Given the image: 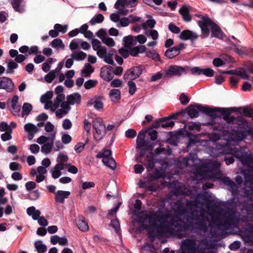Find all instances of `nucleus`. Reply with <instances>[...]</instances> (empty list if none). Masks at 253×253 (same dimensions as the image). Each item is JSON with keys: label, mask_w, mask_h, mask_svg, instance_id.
Wrapping results in <instances>:
<instances>
[{"label": "nucleus", "mask_w": 253, "mask_h": 253, "mask_svg": "<svg viewBox=\"0 0 253 253\" xmlns=\"http://www.w3.org/2000/svg\"><path fill=\"white\" fill-rule=\"evenodd\" d=\"M138 222L148 230L149 237L153 239L157 235L164 236L175 231H188L192 227L191 223L183 222L178 216L159 211L145 214L138 219Z\"/></svg>", "instance_id": "1"}, {"label": "nucleus", "mask_w": 253, "mask_h": 253, "mask_svg": "<svg viewBox=\"0 0 253 253\" xmlns=\"http://www.w3.org/2000/svg\"><path fill=\"white\" fill-rule=\"evenodd\" d=\"M224 215V218H220L218 216L211 217L213 223L218 229H229L231 225L238 224L240 221V213L236 212V209H229Z\"/></svg>", "instance_id": "2"}, {"label": "nucleus", "mask_w": 253, "mask_h": 253, "mask_svg": "<svg viewBox=\"0 0 253 253\" xmlns=\"http://www.w3.org/2000/svg\"><path fill=\"white\" fill-rule=\"evenodd\" d=\"M201 24L202 38H206L209 36L210 32L209 28H210L212 37L219 39L223 38V33L221 28L211 19H208L207 20L201 23Z\"/></svg>", "instance_id": "3"}, {"label": "nucleus", "mask_w": 253, "mask_h": 253, "mask_svg": "<svg viewBox=\"0 0 253 253\" xmlns=\"http://www.w3.org/2000/svg\"><path fill=\"white\" fill-rule=\"evenodd\" d=\"M92 127L94 131L93 136L96 141L101 140L106 134V126L102 119L95 118L92 121Z\"/></svg>", "instance_id": "4"}, {"label": "nucleus", "mask_w": 253, "mask_h": 253, "mask_svg": "<svg viewBox=\"0 0 253 253\" xmlns=\"http://www.w3.org/2000/svg\"><path fill=\"white\" fill-rule=\"evenodd\" d=\"M181 253H198L196 242L193 239H186L181 242Z\"/></svg>", "instance_id": "5"}, {"label": "nucleus", "mask_w": 253, "mask_h": 253, "mask_svg": "<svg viewBox=\"0 0 253 253\" xmlns=\"http://www.w3.org/2000/svg\"><path fill=\"white\" fill-rule=\"evenodd\" d=\"M186 74L185 67L177 65H170L164 70V79L172 78L174 76L180 77Z\"/></svg>", "instance_id": "6"}, {"label": "nucleus", "mask_w": 253, "mask_h": 253, "mask_svg": "<svg viewBox=\"0 0 253 253\" xmlns=\"http://www.w3.org/2000/svg\"><path fill=\"white\" fill-rule=\"evenodd\" d=\"M195 222L193 229L206 232L207 231L208 227L206 222L209 220L208 217L204 213H201L194 218Z\"/></svg>", "instance_id": "7"}, {"label": "nucleus", "mask_w": 253, "mask_h": 253, "mask_svg": "<svg viewBox=\"0 0 253 253\" xmlns=\"http://www.w3.org/2000/svg\"><path fill=\"white\" fill-rule=\"evenodd\" d=\"M142 69L141 66H134L127 70L124 75L126 81L134 80L138 78L142 74Z\"/></svg>", "instance_id": "8"}, {"label": "nucleus", "mask_w": 253, "mask_h": 253, "mask_svg": "<svg viewBox=\"0 0 253 253\" xmlns=\"http://www.w3.org/2000/svg\"><path fill=\"white\" fill-rule=\"evenodd\" d=\"M185 48L184 44L183 43H180L178 45L168 48L165 52V56L168 59H171L178 55L181 50Z\"/></svg>", "instance_id": "9"}, {"label": "nucleus", "mask_w": 253, "mask_h": 253, "mask_svg": "<svg viewBox=\"0 0 253 253\" xmlns=\"http://www.w3.org/2000/svg\"><path fill=\"white\" fill-rule=\"evenodd\" d=\"M199 35L195 32L189 30H184L179 35V38L183 41L190 40L192 44H194L195 41L198 38Z\"/></svg>", "instance_id": "10"}, {"label": "nucleus", "mask_w": 253, "mask_h": 253, "mask_svg": "<svg viewBox=\"0 0 253 253\" xmlns=\"http://www.w3.org/2000/svg\"><path fill=\"white\" fill-rule=\"evenodd\" d=\"M100 76L105 81H111L113 77V68L111 66H104L100 69Z\"/></svg>", "instance_id": "11"}, {"label": "nucleus", "mask_w": 253, "mask_h": 253, "mask_svg": "<svg viewBox=\"0 0 253 253\" xmlns=\"http://www.w3.org/2000/svg\"><path fill=\"white\" fill-rule=\"evenodd\" d=\"M14 86V83L11 79L5 77L0 78V89L11 92L13 91Z\"/></svg>", "instance_id": "12"}, {"label": "nucleus", "mask_w": 253, "mask_h": 253, "mask_svg": "<svg viewBox=\"0 0 253 253\" xmlns=\"http://www.w3.org/2000/svg\"><path fill=\"white\" fill-rule=\"evenodd\" d=\"M200 108L201 109V112L205 114L213 119L220 117V115L218 114V112L220 111V108L210 107L202 105V106H200Z\"/></svg>", "instance_id": "13"}, {"label": "nucleus", "mask_w": 253, "mask_h": 253, "mask_svg": "<svg viewBox=\"0 0 253 253\" xmlns=\"http://www.w3.org/2000/svg\"><path fill=\"white\" fill-rule=\"evenodd\" d=\"M191 72L193 75H204L209 77H213L214 75V71L210 68L202 69L198 67H195L191 69Z\"/></svg>", "instance_id": "14"}, {"label": "nucleus", "mask_w": 253, "mask_h": 253, "mask_svg": "<svg viewBox=\"0 0 253 253\" xmlns=\"http://www.w3.org/2000/svg\"><path fill=\"white\" fill-rule=\"evenodd\" d=\"M127 0H117L114 7L118 10V14L123 15H126L128 13V10L125 9V7L126 6Z\"/></svg>", "instance_id": "15"}, {"label": "nucleus", "mask_w": 253, "mask_h": 253, "mask_svg": "<svg viewBox=\"0 0 253 253\" xmlns=\"http://www.w3.org/2000/svg\"><path fill=\"white\" fill-rule=\"evenodd\" d=\"M191 7L186 5H183L179 10V13L182 16L183 20L186 22H189L192 20L190 14Z\"/></svg>", "instance_id": "16"}, {"label": "nucleus", "mask_w": 253, "mask_h": 253, "mask_svg": "<svg viewBox=\"0 0 253 253\" xmlns=\"http://www.w3.org/2000/svg\"><path fill=\"white\" fill-rule=\"evenodd\" d=\"M240 162L243 165L246 166L250 169H253V154L252 153L248 154L245 152Z\"/></svg>", "instance_id": "17"}, {"label": "nucleus", "mask_w": 253, "mask_h": 253, "mask_svg": "<svg viewBox=\"0 0 253 253\" xmlns=\"http://www.w3.org/2000/svg\"><path fill=\"white\" fill-rule=\"evenodd\" d=\"M76 222L78 228L81 231L86 232L88 230L89 227L88 223L84 216L79 215Z\"/></svg>", "instance_id": "18"}, {"label": "nucleus", "mask_w": 253, "mask_h": 253, "mask_svg": "<svg viewBox=\"0 0 253 253\" xmlns=\"http://www.w3.org/2000/svg\"><path fill=\"white\" fill-rule=\"evenodd\" d=\"M24 130L28 133V137L29 140H32L34 136V134L38 131L39 129L34 124L29 123L26 124L24 126Z\"/></svg>", "instance_id": "19"}, {"label": "nucleus", "mask_w": 253, "mask_h": 253, "mask_svg": "<svg viewBox=\"0 0 253 253\" xmlns=\"http://www.w3.org/2000/svg\"><path fill=\"white\" fill-rule=\"evenodd\" d=\"M220 164L216 161H210L203 164V167L205 168L207 172H212L218 170L220 168Z\"/></svg>", "instance_id": "20"}, {"label": "nucleus", "mask_w": 253, "mask_h": 253, "mask_svg": "<svg viewBox=\"0 0 253 253\" xmlns=\"http://www.w3.org/2000/svg\"><path fill=\"white\" fill-rule=\"evenodd\" d=\"M200 106L202 105L196 104L193 106H190L187 108V114L191 118H197L199 115V112H201Z\"/></svg>", "instance_id": "21"}, {"label": "nucleus", "mask_w": 253, "mask_h": 253, "mask_svg": "<svg viewBox=\"0 0 253 253\" xmlns=\"http://www.w3.org/2000/svg\"><path fill=\"white\" fill-rule=\"evenodd\" d=\"M70 195L69 191L58 190L55 193V201L59 203H63L65 199L68 198Z\"/></svg>", "instance_id": "22"}, {"label": "nucleus", "mask_w": 253, "mask_h": 253, "mask_svg": "<svg viewBox=\"0 0 253 253\" xmlns=\"http://www.w3.org/2000/svg\"><path fill=\"white\" fill-rule=\"evenodd\" d=\"M55 134H51L50 138L51 140L50 142H48L44 144L41 148V151L44 153V154H48L50 153L52 146L53 145L54 139L55 138Z\"/></svg>", "instance_id": "23"}, {"label": "nucleus", "mask_w": 253, "mask_h": 253, "mask_svg": "<svg viewBox=\"0 0 253 253\" xmlns=\"http://www.w3.org/2000/svg\"><path fill=\"white\" fill-rule=\"evenodd\" d=\"M64 168L60 164H57L53 168H51L50 172L51 173L52 177L54 179H57L62 174L61 170L64 169Z\"/></svg>", "instance_id": "24"}, {"label": "nucleus", "mask_w": 253, "mask_h": 253, "mask_svg": "<svg viewBox=\"0 0 253 253\" xmlns=\"http://www.w3.org/2000/svg\"><path fill=\"white\" fill-rule=\"evenodd\" d=\"M155 143H150L148 141H145L140 138L139 136H137L136 139V148H142L143 147H148L152 149L156 145Z\"/></svg>", "instance_id": "25"}, {"label": "nucleus", "mask_w": 253, "mask_h": 253, "mask_svg": "<svg viewBox=\"0 0 253 253\" xmlns=\"http://www.w3.org/2000/svg\"><path fill=\"white\" fill-rule=\"evenodd\" d=\"M67 100L71 105L79 104L81 101V96L79 93H74L67 96Z\"/></svg>", "instance_id": "26"}, {"label": "nucleus", "mask_w": 253, "mask_h": 253, "mask_svg": "<svg viewBox=\"0 0 253 253\" xmlns=\"http://www.w3.org/2000/svg\"><path fill=\"white\" fill-rule=\"evenodd\" d=\"M129 50V54L132 56L135 57L138 55L139 53L144 52L146 50V47L144 45H139L133 47L128 48Z\"/></svg>", "instance_id": "27"}, {"label": "nucleus", "mask_w": 253, "mask_h": 253, "mask_svg": "<svg viewBox=\"0 0 253 253\" xmlns=\"http://www.w3.org/2000/svg\"><path fill=\"white\" fill-rule=\"evenodd\" d=\"M146 159V161L145 162V164L143 165L147 169H153L155 167V162L153 153L150 152L148 154H147Z\"/></svg>", "instance_id": "28"}, {"label": "nucleus", "mask_w": 253, "mask_h": 253, "mask_svg": "<svg viewBox=\"0 0 253 253\" xmlns=\"http://www.w3.org/2000/svg\"><path fill=\"white\" fill-rule=\"evenodd\" d=\"M138 151V156L137 157L138 162L142 164H145L146 161V151L148 149V147H143L142 148H136Z\"/></svg>", "instance_id": "29"}, {"label": "nucleus", "mask_w": 253, "mask_h": 253, "mask_svg": "<svg viewBox=\"0 0 253 253\" xmlns=\"http://www.w3.org/2000/svg\"><path fill=\"white\" fill-rule=\"evenodd\" d=\"M241 108H232L231 109L234 112H238ZM244 116L252 118L253 121V107H244L242 108Z\"/></svg>", "instance_id": "30"}, {"label": "nucleus", "mask_w": 253, "mask_h": 253, "mask_svg": "<svg viewBox=\"0 0 253 253\" xmlns=\"http://www.w3.org/2000/svg\"><path fill=\"white\" fill-rule=\"evenodd\" d=\"M27 213L29 216H31L35 220H38L41 217V211L38 210H36L33 206L27 209Z\"/></svg>", "instance_id": "31"}, {"label": "nucleus", "mask_w": 253, "mask_h": 253, "mask_svg": "<svg viewBox=\"0 0 253 253\" xmlns=\"http://www.w3.org/2000/svg\"><path fill=\"white\" fill-rule=\"evenodd\" d=\"M121 91L118 89H112L109 93V97L113 102H117L121 98Z\"/></svg>", "instance_id": "32"}, {"label": "nucleus", "mask_w": 253, "mask_h": 253, "mask_svg": "<svg viewBox=\"0 0 253 253\" xmlns=\"http://www.w3.org/2000/svg\"><path fill=\"white\" fill-rule=\"evenodd\" d=\"M221 181L225 185L228 186L233 192L237 188L235 182L228 177H224L221 179Z\"/></svg>", "instance_id": "33"}, {"label": "nucleus", "mask_w": 253, "mask_h": 253, "mask_svg": "<svg viewBox=\"0 0 253 253\" xmlns=\"http://www.w3.org/2000/svg\"><path fill=\"white\" fill-rule=\"evenodd\" d=\"M102 161L105 166L112 169H114L116 168V163L111 157L103 158Z\"/></svg>", "instance_id": "34"}, {"label": "nucleus", "mask_w": 253, "mask_h": 253, "mask_svg": "<svg viewBox=\"0 0 253 253\" xmlns=\"http://www.w3.org/2000/svg\"><path fill=\"white\" fill-rule=\"evenodd\" d=\"M18 67V65L17 63L10 59L7 62L6 73L7 74H13L14 73V69H17Z\"/></svg>", "instance_id": "35"}, {"label": "nucleus", "mask_w": 253, "mask_h": 253, "mask_svg": "<svg viewBox=\"0 0 253 253\" xmlns=\"http://www.w3.org/2000/svg\"><path fill=\"white\" fill-rule=\"evenodd\" d=\"M94 71V68L91 65L86 63L84 68L82 70V74L84 77H89L90 74Z\"/></svg>", "instance_id": "36"}, {"label": "nucleus", "mask_w": 253, "mask_h": 253, "mask_svg": "<svg viewBox=\"0 0 253 253\" xmlns=\"http://www.w3.org/2000/svg\"><path fill=\"white\" fill-rule=\"evenodd\" d=\"M34 245L39 253H44L47 251L46 246L42 244V241H36Z\"/></svg>", "instance_id": "37"}, {"label": "nucleus", "mask_w": 253, "mask_h": 253, "mask_svg": "<svg viewBox=\"0 0 253 253\" xmlns=\"http://www.w3.org/2000/svg\"><path fill=\"white\" fill-rule=\"evenodd\" d=\"M32 105L29 103H24L22 107V112L21 117H24L25 116L28 115L32 110Z\"/></svg>", "instance_id": "38"}, {"label": "nucleus", "mask_w": 253, "mask_h": 253, "mask_svg": "<svg viewBox=\"0 0 253 253\" xmlns=\"http://www.w3.org/2000/svg\"><path fill=\"white\" fill-rule=\"evenodd\" d=\"M245 152H242L240 149L237 148L230 149L229 153L234 157L238 158L240 161L242 157L243 156Z\"/></svg>", "instance_id": "39"}, {"label": "nucleus", "mask_w": 253, "mask_h": 253, "mask_svg": "<svg viewBox=\"0 0 253 253\" xmlns=\"http://www.w3.org/2000/svg\"><path fill=\"white\" fill-rule=\"evenodd\" d=\"M65 99L64 94H58L56 95L55 99L54 100L52 108L56 109L59 106L60 103H61L63 100Z\"/></svg>", "instance_id": "40"}, {"label": "nucleus", "mask_w": 253, "mask_h": 253, "mask_svg": "<svg viewBox=\"0 0 253 253\" xmlns=\"http://www.w3.org/2000/svg\"><path fill=\"white\" fill-rule=\"evenodd\" d=\"M104 17L102 14L95 15L89 21L91 25H94L96 23H101L104 20Z\"/></svg>", "instance_id": "41"}, {"label": "nucleus", "mask_w": 253, "mask_h": 253, "mask_svg": "<svg viewBox=\"0 0 253 253\" xmlns=\"http://www.w3.org/2000/svg\"><path fill=\"white\" fill-rule=\"evenodd\" d=\"M53 93L52 91H48L45 94L42 95L41 97V102L42 103L51 101L50 99L53 96Z\"/></svg>", "instance_id": "42"}, {"label": "nucleus", "mask_w": 253, "mask_h": 253, "mask_svg": "<svg viewBox=\"0 0 253 253\" xmlns=\"http://www.w3.org/2000/svg\"><path fill=\"white\" fill-rule=\"evenodd\" d=\"M236 124L238 125L241 128H247L250 126L249 122L244 119L238 118Z\"/></svg>", "instance_id": "43"}, {"label": "nucleus", "mask_w": 253, "mask_h": 253, "mask_svg": "<svg viewBox=\"0 0 253 253\" xmlns=\"http://www.w3.org/2000/svg\"><path fill=\"white\" fill-rule=\"evenodd\" d=\"M90 104H93V107L97 110H100L103 108V103L100 98H96L95 100H91L89 101Z\"/></svg>", "instance_id": "44"}, {"label": "nucleus", "mask_w": 253, "mask_h": 253, "mask_svg": "<svg viewBox=\"0 0 253 253\" xmlns=\"http://www.w3.org/2000/svg\"><path fill=\"white\" fill-rule=\"evenodd\" d=\"M146 55L156 61H161L160 55L155 50L147 51Z\"/></svg>", "instance_id": "45"}, {"label": "nucleus", "mask_w": 253, "mask_h": 253, "mask_svg": "<svg viewBox=\"0 0 253 253\" xmlns=\"http://www.w3.org/2000/svg\"><path fill=\"white\" fill-rule=\"evenodd\" d=\"M111 151L109 149H104L100 152H99L96 155V158H109L110 157V155H111Z\"/></svg>", "instance_id": "46"}, {"label": "nucleus", "mask_w": 253, "mask_h": 253, "mask_svg": "<svg viewBox=\"0 0 253 253\" xmlns=\"http://www.w3.org/2000/svg\"><path fill=\"white\" fill-rule=\"evenodd\" d=\"M57 74L58 73L54 70H52L50 71L44 77V79L45 81L48 83H51L55 79Z\"/></svg>", "instance_id": "47"}, {"label": "nucleus", "mask_w": 253, "mask_h": 253, "mask_svg": "<svg viewBox=\"0 0 253 253\" xmlns=\"http://www.w3.org/2000/svg\"><path fill=\"white\" fill-rule=\"evenodd\" d=\"M134 39V37L131 35L126 36L124 38L123 41L126 48H129L132 45Z\"/></svg>", "instance_id": "48"}, {"label": "nucleus", "mask_w": 253, "mask_h": 253, "mask_svg": "<svg viewBox=\"0 0 253 253\" xmlns=\"http://www.w3.org/2000/svg\"><path fill=\"white\" fill-rule=\"evenodd\" d=\"M72 57L77 61L83 60L86 58V54L83 51L76 52L72 54Z\"/></svg>", "instance_id": "49"}, {"label": "nucleus", "mask_w": 253, "mask_h": 253, "mask_svg": "<svg viewBox=\"0 0 253 253\" xmlns=\"http://www.w3.org/2000/svg\"><path fill=\"white\" fill-rule=\"evenodd\" d=\"M156 24V21L154 19H148L145 22L142 24V28L146 30L148 28H153Z\"/></svg>", "instance_id": "50"}, {"label": "nucleus", "mask_w": 253, "mask_h": 253, "mask_svg": "<svg viewBox=\"0 0 253 253\" xmlns=\"http://www.w3.org/2000/svg\"><path fill=\"white\" fill-rule=\"evenodd\" d=\"M68 157L66 155L63 154H60L57 158V164H61L63 167L65 166V163H66L68 161Z\"/></svg>", "instance_id": "51"}, {"label": "nucleus", "mask_w": 253, "mask_h": 253, "mask_svg": "<svg viewBox=\"0 0 253 253\" xmlns=\"http://www.w3.org/2000/svg\"><path fill=\"white\" fill-rule=\"evenodd\" d=\"M88 138H87L85 143H78L74 147L76 152L78 153L82 152L84 150L85 145L88 143Z\"/></svg>", "instance_id": "52"}, {"label": "nucleus", "mask_w": 253, "mask_h": 253, "mask_svg": "<svg viewBox=\"0 0 253 253\" xmlns=\"http://www.w3.org/2000/svg\"><path fill=\"white\" fill-rule=\"evenodd\" d=\"M128 92L131 95L134 94L136 90V86L135 83L132 80H129L127 83Z\"/></svg>", "instance_id": "53"}, {"label": "nucleus", "mask_w": 253, "mask_h": 253, "mask_svg": "<svg viewBox=\"0 0 253 253\" xmlns=\"http://www.w3.org/2000/svg\"><path fill=\"white\" fill-rule=\"evenodd\" d=\"M161 124V127L163 128L172 127L174 125V122L170 120L169 119H167L165 118Z\"/></svg>", "instance_id": "54"}, {"label": "nucleus", "mask_w": 253, "mask_h": 253, "mask_svg": "<svg viewBox=\"0 0 253 253\" xmlns=\"http://www.w3.org/2000/svg\"><path fill=\"white\" fill-rule=\"evenodd\" d=\"M97 84L96 80H89L84 84V87L86 89H89L95 87Z\"/></svg>", "instance_id": "55"}, {"label": "nucleus", "mask_w": 253, "mask_h": 253, "mask_svg": "<svg viewBox=\"0 0 253 253\" xmlns=\"http://www.w3.org/2000/svg\"><path fill=\"white\" fill-rule=\"evenodd\" d=\"M51 46L53 48H57L60 47L62 48H64V46L63 43L62 41L60 39H54L51 42Z\"/></svg>", "instance_id": "56"}, {"label": "nucleus", "mask_w": 253, "mask_h": 253, "mask_svg": "<svg viewBox=\"0 0 253 253\" xmlns=\"http://www.w3.org/2000/svg\"><path fill=\"white\" fill-rule=\"evenodd\" d=\"M68 26L67 25H65L64 26L61 25L60 24H55L54 25V29L58 31V33L59 32H61L62 34L65 33L67 31Z\"/></svg>", "instance_id": "57"}, {"label": "nucleus", "mask_w": 253, "mask_h": 253, "mask_svg": "<svg viewBox=\"0 0 253 253\" xmlns=\"http://www.w3.org/2000/svg\"><path fill=\"white\" fill-rule=\"evenodd\" d=\"M218 114L219 115H222L223 120L226 121L229 119V117L231 115V112L225 109L220 108V111L218 112Z\"/></svg>", "instance_id": "58"}, {"label": "nucleus", "mask_w": 253, "mask_h": 253, "mask_svg": "<svg viewBox=\"0 0 253 253\" xmlns=\"http://www.w3.org/2000/svg\"><path fill=\"white\" fill-rule=\"evenodd\" d=\"M81 42L82 40L79 39H75L73 40L70 43V48L72 50L77 49Z\"/></svg>", "instance_id": "59"}, {"label": "nucleus", "mask_w": 253, "mask_h": 253, "mask_svg": "<svg viewBox=\"0 0 253 253\" xmlns=\"http://www.w3.org/2000/svg\"><path fill=\"white\" fill-rule=\"evenodd\" d=\"M163 177V176L162 175V173L158 170H155L150 175V178L151 180H153L159 179Z\"/></svg>", "instance_id": "60"}, {"label": "nucleus", "mask_w": 253, "mask_h": 253, "mask_svg": "<svg viewBox=\"0 0 253 253\" xmlns=\"http://www.w3.org/2000/svg\"><path fill=\"white\" fill-rule=\"evenodd\" d=\"M102 42L110 47H113L115 45V43L113 39L111 38L106 36L102 39Z\"/></svg>", "instance_id": "61"}, {"label": "nucleus", "mask_w": 253, "mask_h": 253, "mask_svg": "<svg viewBox=\"0 0 253 253\" xmlns=\"http://www.w3.org/2000/svg\"><path fill=\"white\" fill-rule=\"evenodd\" d=\"M248 133V129L245 130H238L236 133V136L240 140H243L246 138Z\"/></svg>", "instance_id": "62"}, {"label": "nucleus", "mask_w": 253, "mask_h": 253, "mask_svg": "<svg viewBox=\"0 0 253 253\" xmlns=\"http://www.w3.org/2000/svg\"><path fill=\"white\" fill-rule=\"evenodd\" d=\"M187 206L188 207L199 208L200 206H202V203L197 199L193 201H187Z\"/></svg>", "instance_id": "63"}, {"label": "nucleus", "mask_w": 253, "mask_h": 253, "mask_svg": "<svg viewBox=\"0 0 253 253\" xmlns=\"http://www.w3.org/2000/svg\"><path fill=\"white\" fill-rule=\"evenodd\" d=\"M207 172H208L207 169L203 167V164H202L196 169L195 173L197 175L203 176L206 175Z\"/></svg>", "instance_id": "64"}]
</instances>
